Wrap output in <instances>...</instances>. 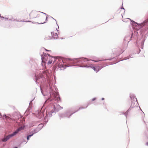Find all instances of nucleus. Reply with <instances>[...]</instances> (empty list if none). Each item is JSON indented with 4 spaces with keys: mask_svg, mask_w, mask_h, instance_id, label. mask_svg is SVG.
<instances>
[{
    "mask_svg": "<svg viewBox=\"0 0 148 148\" xmlns=\"http://www.w3.org/2000/svg\"><path fill=\"white\" fill-rule=\"evenodd\" d=\"M102 100H104V98H102L101 99Z\"/></svg>",
    "mask_w": 148,
    "mask_h": 148,
    "instance_id": "de8ad7c7",
    "label": "nucleus"
},
{
    "mask_svg": "<svg viewBox=\"0 0 148 148\" xmlns=\"http://www.w3.org/2000/svg\"><path fill=\"white\" fill-rule=\"evenodd\" d=\"M47 19H48V17H47V16H46L45 21H47Z\"/></svg>",
    "mask_w": 148,
    "mask_h": 148,
    "instance_id": "79ce46f5",
    "label": "nucleus"
},
{
    "mask_svg": "<svg viewBox=\"0 0 148 148\" xmlns=\"http://www.w3.org/2000/svg\"><path fill=\"white\" fill-rule=\"evenodd\" d=\"M134 104H133L132 106H131L128 109V110L130 111V110H132V108H133V107H134Z\"/></svg>",
    "mask_w": 148,
    "mask_h": 148,
    "instance_id": "393cba45",
    "label": "nucleus"
},
{
    "mask_svg": "<svg viewBox=\"0 0 148 148\" xmlns=\"http://www.w3.org/2000/svg\"><path fill=\"white\" fill-rule=\"evenodd\" d=\"M26 22H31V21H26Z\"/></svg>",
    "mask_w": 148,
    "mask_h": 148,
    "instance_id": "864d4df0",
    "label": "nucleus"
},
{
    "mask_svg": "<svg viewBox=\"0 0 148 148\" xmlns=\"http://www.w3.org/2000/svg\"><path fill=\"white\" fill-rule=\"evenodd\" d=\"M68 62L72 63L73 66H76L79 67L91 68L96 73H97L103 67L107 66V64L104 66H93L88 62L90 60L84 57H79L77 58H69Z\"/></svg>",
    "mask_w": 148,
    "mask_h": 148,
    "instance_id": "20e7f679",
    "label": "nucleus"
},
{
    "mask_svg": "<svg viewBox=\"0 0 148 148\" xmlns=\"http://www.w3.org/2000/svg\"><path fill=\"white\" fill-rule=\"evenodd\" d=\"M31 137L29 135H28L27 136V140L28 141L30 139V138Z\"/></svg>",
    "mask_w": 148,
    "mask_h": 148,
    "instance_id": "a878e982",
    "label": "nucleus"
},
{
    "mask_svg": "<svg viewBox=\"0 0 148 148\" xmlns=\"http://www.w3.org/2000/svg\"><path fill=\"white\" fill-rule=\"evenodd\" d=\"M13 148H18V147H14Z\"/></svg>",
    "mask_w": 148,
    "mask_h": 148,
    "instance_id": "603ef678",
    "label": "nucleus"
},
{
    "mask_svg": "<svg viewBox=\"0 0 148 148\" xmlns=\"http://www.w3.org/2000/svg\"><path fill=\"white\" fill-rule=\"evenodd\" d=\"M17 114L18 115V118H19L20 117V118H21L22 117V116L21 115H20V114L19 112L17 113Z\"/></svg>",
    "mask_w": 148,
    "mask_h": 148,
    "instance_id": "4be33fe9",
    "label": "nucleus"
},
{
    "mask_svg": "<svg viewBox=\"0 0 148 148\" xmlns=\"http://www.w3.org/2000/svg\"><path fill=\"white\" fill-rule=\"evenodd\" d=\"M76 112H77V111L73 112L71 109H69L66 110L64 112V113L65 114L66 117L69 118L71 115Z\"/></svg>",
    "mask_w": 148,
    "mask_h": 148,
    "instance_id": "1a4fd4ad",
    "label": "nucleus"
},
{
    "mask_svg": "<svg viewBox=\"0 0 148 148\" xmlns=\"http://www.w3.org/2000/svg\"><path fill=\"white\" fill-rule=\"evenodd\" d=\"M45 50L47 51H51V50H49L47 49H46L45 48Z\"/></svg>",
    "mask_w": 148,
    "mask_h": 148,
    "instance_id": "58836bf2",
    "label": "nucleus"
},
{
    "mask_svg": "<svg viewBox=\"0 0 148 148\" xmlns=\"http://www.w3.org/2000/svg\"><path fill=\"white\" fill-rule=\"evenodd\" d=\"M10 138L9 137L8 135L7 136L3 138L1 141L3 142H5L8 140L10 139Z\"/></svg>",
    "mask_w": 148,
    "mask_h": 148,
    "instance_id": "4468645a",
    "label": "nucleus"
},
{
    "mask_svg": "<svg viewBox=\"0 0 148 148\" xmlns=\"http://www.w3.org/2000/svg\"><path fill=\"white\" fill-rule=\"evenodd\" d=\"M140 49H139V51H137V53L138 54L140 53Z\"/></svg>",
    "mask_w": 148,
    "mask_h": 148,
    "instance_id": "e433bc0d",
    "label": "nucleus"
},
{
    "mask_svg": "<svg viewBox=\"0 0 148 148\" xmlns=\"http://www.w3.org/2000/svg\"><path fill=\"white\" fill-rule=\"evenodd\" d=\"M0 116L1 117H2V115L1 113L0 112Z\"/></svg>",
    "mask_w": 148,
    "mask_h": 148,
    "instance_id": "09e8293b",
    "label": "nucleus"
},
{
    "mask_svg": "<svg viewBox=\"0 0 148 148\" xmlns=\"http://www.w3.org/2000/svg\"><path fill=\"white\" fill-rule=\"evenodd\" d=\"M40 12V13H42L43 14H44L46 16H48V15H47L46 13H44V12H40V11H38V12Z\"/></svg>",
    "mask_w": 148,
    "mask_h": 148,
    "instance_id": "c85d7f7f",
    "label": "nucleus"
},
{
    "mask_svg": "<svg viewBox=\"0 0 148 148\" xmlns=\"http://www.w3.org/2000/svg\"><path fill=\"white\" fill-rule=\"evenodd\" d=\"M39 130L38 129L37 127L36 128L34 129L32 131V132L34 134L37 133L39 131Z\"/></svg>",
    "mask_w": 148,
    "mask_h": 148,
    "instance_id": "a211bd4d",
    "label": "nucleus"
},
{
    "mask_svg": "<svg viewBox=\"0 0 148 148\" xmlns=\"http://www.w3.org/2000/svg\"><path fill=\"white\" fill-rule=\"evenodd\" d=\"M48 55L49 57H50L51 58L48 62L47 64H50L53 62V64L54 65L53 66V69L54 70H62L61 68H63L64 69L66 67L72 66H74L72 65V63L68 62V58L66 59V60L65 61L61 57H53L49 54H48Z\"/></svg>",
    "mask_w": 148,
    "mask_h": 148,
    "instance_id": "39448f33",
    "label": "nucleus"
},
{
    "mask_svg": "<svg viewBox=\"0 0 148 148\" xmlns=\"http://www.w3.org/2000/svg\"><path fill=\"white\" fill-rule=\"evenodd\" d=\"M58 116L59 117L60 119V120L62 118L66 117L65 114L64 113H58Z\"/></svg>",
    "mask_w": 148,
    "mask_h": 148,
    "instance_id": "ddd939ff",
    "label": "nucleus"
},
{
    "mask_svg": "<svg viewBox=\"0 0 148 148\" xmlns=\"http://www.w3.org/2000/svg\"><path fill=\"white\" fill-rule=\"evenodd\" d=\"M130 97L132 100L131 106H132L134 103V104L136 102H137V103L138 105L137 99L134 94L130 93Z\"/></svg>",
    "mask_w": 148,
    "mask_h": 148,
    "instance_id": "6e6552de",
    "label": "nucleus"
},
{
    "mask_svg": "<svg viewBox=\"0 0 148 148\" xmlns=\"http://www.w3.org/2000/svg\"><path fill=\"white\" fill-rule=\"evenodd\" d=\"M139 108H140V109L142 111V110L139 107Z\"/></svg>",
    "mask_w": 148,
    "mask_h": 148,
    "instance_id": "4d7b16f0",
    "label": "nucleus"
},
{
    "mask_svg": "<svg viewBox=\"0 0 148 148\" xmlns=\"http://www.w3.org/2000/svg\"><path fill=\"white\" fill-rule=\"evenodd\" d=\"M43 74L46 75V78L45 76L42 75H38L35 74L34 76V79L35 80L36 83L38 84V86L39 82L43 84H45L47 85V88H49L50 90L49 91L50 95H53L54 98L58 101L60 100V97L59 96L58 92H56L53 89V77L52 75H51L49 71L47 69H45L43 71Z\"/></svg>",
    "mask_w": 148,
    "mask_h": 148,
    "instance_id": "7ed1b4c3",
    "label": "nucleus"
},
{
    "mask_svg": "<svg viewBox=\"0 0 148 148\" xmlns=\"http://www.w3.org/2000/svg\"><path fill=\"white\" fill-rule=\"evenodd\" d=\"M140 49H139V51H137V53L138 54L140 53Z\"/></svg>",
    "mask_w": 148,
    "mask_h": 148,
    "instance_id": "4c0bfd02",
    "label": "nucleus"
},
{
    "mask_svg": "<svg viewBox=\"0 0 148 148\" xmlns=\"http://www.w3.org/2000/svg\"><path fill=\"white\" fill-rule=\"evenodd\" d=\"M5 20H7V21H8L9 20V18H5Z\"/></svg>",
    "mask_w": 148,
    "mask_h": 148,
    "instance_id": "ea45409f",
    "label": "nucleus"
},
{
    "mask_svg": "<svg viewBox=\"0 0 148 148\" xmlns=\"http://www.w3.org/2000/svg\"><path fill=\"white\" fill-rule=\"evenodd\" d=\"M48 37H49V38H48V39L47 38V39H49L50 38V39L51 38L50 36H48Z\"/></svg>",
    "mask_w": 148,
    "mask_h": 148,
    "instance_id": "49530a36",
    "label": "nucleus"
},
{
    "mask_svg": "<svg viewBox=\"0 0 148 148\" xmlns=\"http://www.w3.org/2000/svg\"><path fill=\"white\" fill-rule=\"evenodd\" d=\"M13 21H19V20H18L17 19H14L13 20ZM23 21V22H25V21Z\"/></svg>",
    "mask_w": 148,
    "mask_h": 148,
    "instance_id": "cd10ccee",
    "label": "nucleus"
},
{
    "mask_svg": "<svg viewBox=\"0 0 148 148\" xmlns=\"http://www.w3.org/2000/svg\"><path fill=\"white\" fill-rule=\"evenodd\" d=\"M87 103H88L87 105L85 107V108H87L88 107V105H89L91 104V103H90V102H89V103L88 102Z\"/></svg>",
    "mask_w": 148,
    "mask_h": 148,
    "instance_id": "2f4dec72",
    "label": "nucleus"
},
{
    "mask_svg": "<svg viewBox=\"0 0 148 148\" xmlns=\"http://www.w3.org/2000/svg\"><path fill=\"white\" fill-rule=\"evenodd\" d=\"M124 51H123L121 53H119L118 55L116 54V57H114L112 58H110L108 59H103L102 60H93V61L95 62H98L99 61H106V60L110 61L113 58H115V59H116V58H117V56H119L121 53H123ZM117 58H118L117 57Z\"/></svg>",
    "mask_w": 148,
    "mask_h": 148,
    "instance_id": "9d476101",
    "label": "nucleus"
},
{
    "mask_svg": "<svg viewBox=\"0 0 148 148\" xmlns=\"http://www.w3.org/2000/svg\"><path fill=\"white\" fill-rule=\"evenodd\" d=\"M133 28L136 30L131 34H128L125 36L124 41L125 44H127L130 41L137 44H140L141 48L143 49L144 42L148 35V18L143 23H138L130 18Z\"/></svg>",
    "mask_w": 148,
    "mask_h": 148,
    "instance_id": "f257e3e1",
    "label": "nucleus"
},
{
    "mask_svg": "<svg viewBox=\"0 0 148 148\" xmlns=\"http://www.w3.org/2000/svg\"><path fill=\"white\" fill-rule=\"evenodd\" d=\"M20 131V129L19 128H18L15 131V132H16V133L17 134L18 132Z\"/></svg>",
    "mask_w": 148,
    "mask_h": 148,
    "instance_id": "bb28decb",
    "label": "nucleus"
},
{
    "mask_svg": "<svg viewBox=\"0 0 148 148\" xmlns=\"http://www.w3.org/2000/svg\"><path fill=\"white\" fill-rule=\"evenodd\" d=\"M3 116V117H4V118H6V117H7V116H6V114H4L3 115V116Z\"/></svg>",
    "mask_w": 148,
    "mask_h": 148,
    "instance_id": "473e14b6",
    "label": "nucleus"
},
{
    "mask_svg": "<svg viewBox=\"0 0 148 148\" xmlns=\"http://www.w3.org/2000/svg\"><path fill=\"white\" fill-rule=\"evenodd\" d=\"M129 112V111L128 110H127L125 112H121V114L124 115L125 116L126 118L127 117V116L128 115Z\"/></svg>",
    "mask_w": 148,
    "mask_h": 148,
    "instance_id": "f3484780",
    "label": "nucleus"
},
{
    "mask_svg": "<svg viewBox=\"0 0 148 148\" xmlns=\"http://www.w3.org/2000/svg\"><path fill=\"white\" fill-rule=\"evenodd\" d=\"M143 122H144V123L145 124H146V122H145V121L144 120H143Z\"/></svg>",
    "mask_w": 148,
    "mask_h": 148,
    "instance_id": "8fccbe9b",
    "label": "nucleus"
},
{
    "mask_svg": "<svg viewBox=\"0 0 148 148\" xmlns=\"http://www.w3.org/2000/svg\"><path fill=\"white\" fill-rule=\"evenodd\" d=\"M121 9H123V10H124V12H125V8L123 7V5H122V6L121 7V8H120Z\"/></svg>",
    "mask_w": 148,
    "mask_h": 148,
    "instance_id": "c9c22d12",
    "label": "nucleus"
},
{
    "mask_svg": "<svg viewBox=\"0 0 148 148\" xmlns=\"http://www.w3.org/2000/svg\"><path fill=\"white\" fill-rule=\"evenodd\" d=\"M17 134L16 132H15V131L13 132L11 134H9L8 135L9 137L10 138H11L12 137L15 136Z\"/></svg>",
    "mask_w": 148,
    "mask_h": 148,
    "instance_id": "2eb2a0df",
    "label": "nucleus"
},
{
    "mask_svg": "<svg viewBox=\"0 0 148 148\" xmlns=\"http://www.w3.org/2000/svg\"><path fill=\"white\" fill-rule=\"evenodd\" d=\"M13 18H10V19H9V20L8 21H13Z\"/></svg>",
    "mask_w": 148,
    "mask_h": 148,
    "instance_id": "a19ab883",
    "label": "nucleus"
},
{
    "mask_svg": "<svg viewBox=\"0 0 148 148\" xmlns=\"http://www.w3.org/2000/svg\"><path fill=\"white\" fill-rule=\"evenodd\" d=\"M40 90H41V92L42 93V95H43L44 96H45V95L43 93V90H42L41 89V86H40Z\"/></svg>",
    "mask_w": 148,
    "mask_h": 148,
    "instance_id": "5701e85b",
    "label": "nucleus"
},
{
    "mask_svg": "<svg viewBox=\"0 0 148 148\" xmlns=\"http://www.w3.org/2000/svg\"><path fill=\"white\" fill-rule=\"evenodd\" d=\"M34 134H35L32 132V131L29 133V135L30 136V137H32V136Z\"/></svg>",
    "mask_w": 148,
    "mask_h": 148,
    "instance_id": "aec40b11",
    "label": "nucleus"
},
{
    "mask_svg": "<svg viewBox=\"0 0 148 148\" xmlns=\"http://www.w3.org/2000/svg\"><path fill=\"white\" fill-rule=\"evenodd\" d=\"M45 117L44 118V122H43L44 123H41L39 124V125H38V126L37 127V128L39 130H41L42 128L43 127L44 125H46L47 123L46 124L45 123Z\"/></svg>",
    "mask_w": 148,
    "mask_h": 148,
    "instance_id": "f8f14e48",
    "label": "nucleus"
},
{
    "mask_svg": "<svg viewBox=\"0 0 148 148\" xmlns=\"http://www.w3.org/2000/svg\"><path fill=\"white\" fill-rule=\"evenodd\" d=\"M118 50H119V51H120V49H118Z\"/></svg>",
    "mask_w": 148,
    "mask_h": 148,
    "instance_id": "bf43d9fd",
    "label": "nucleus"
},
{
    "mask_svg": "<svg viewBox=\"0 0 148 148\" xmlns=\"http://www.w3.org/2000/svg\"><path fill=\"white\" fill-rule=\"evenodd\" d=\"M51 34L52 38L54 39H57L58 38V36L57 33H55L54 32H51Z\"/></svg>",
    "mask_w": 148,
    "mask_h": 148,
    "instance_id": "9b49d317",
    "label": "nucleus"
},
{
    "mask_svg": "<svg viewBox=\"0 0 148 148\" xmlns=\"http://www.w3.org/2000/svg\"><path fill=\"white\" fill-rule=\"evenodd\" d=\"M134 104H133L132 106H131L128 109V110L130 111V110H132V108H133V107H134Z\"/></svg>",
    "mask_w": 148,
    "mask_h": 148,
    "instance_id": "b1692460",
    "label": "nucleus"
},
{
    "mask_svg": "<svg viewBox=\"0 0 148 148\" xmlns=\"http://www.w3.org/2000/svg\"><path fill=\"white\" fill-rule=\"evenodd\" d=\"M85 108V107H80L79 108V109L78 110H76V111H77H77H78L79 110H81V109H85V108Z\"/></svg>",
    "mask_w": 148,
    "mask_h": 148,
    "instance_id": "412c9836",
    "label": "nucleus"
},
{
    "mask_svg": "<svg viewBox=\"0 0 148 148\" xmlns=\"http://www.w3.org/2000/svg\"><path fill=\"white\" fill-rule=\"evenodd\" d=\"M132 55H130L128 56H127V57L124 58V59H123V60H119V61H117L116 62H114V63H113L112 62H110V63H109L108 64H107L106 62H102V61H100V62L99 64L100 65H101V66H104V65L106 64H107L108 65L107 66H108V65H112V64H116L117 63L120 61H121L125 60H126L129 59L130 58H132Z\"/></svg>",
    "mask_w": 148,
    "mask_h": 148,
    "instance_id": "423d86ee",
    "label": "nucleus"
},
{
    "mask_svg": "<svg viewBox=\"0 0 148 148\" xmlns=\"http://www.w3.org/2000/svg\"><path fill=\"white\" fill-rule=\"evenodd\" d=\"M50 96L52 98V99L48 98L45 102L40 110H38L34 114L37 118L40 119L43 117L44 114L46 109L45 111L46 115L45 118V124L48 122L49 120L52 115H55L57 112L63 108L62 107H61L59 105H56V106L55 105L51 102L53 99L57 101H60L61 99L60 100L58 101L54 98L53 95H52Z\"/></svg>",
    "mask_w": 148,
    "mask_h": 148,
    "instance_id": "f03ea898",
    "label": "nucleus"
},
{
    "mask_svg": "<svg viewBox=\"0 0 148 148\" xmlns=\"http://www.w3.org/2000/svg\"><path fill=\"white\" fill-rule=\"evenodd\" d=\"M51 17V18H52L53 20H55L56 21V24L57 25H58V28H59V26H58V24L57 23V21H56V20L55 19H54V18H53L52 17Z\"/></svg>",
    "mask_w": 148,
    "mask_h": 148,
    "instance_id": "72a5a7b5",
    "label": "nucleus"
},
{
    "mask_svg": "<svg viewBox=\"0 0 148 148\" xmlns=\"http://www.w3.org/2000/svg\"><path fill=\"white\" fill-rule=\"evenodd\" d=\"M5 145V144H3V146H2V147H4Z\"/></svg>",
    "mask_w": 148,
    "mask_h": 148,
    "instance_id": "c03bdc74",
    "label": "nucleus"
},
{
    "mask_svg": "<svg viewBox=\"0 0 148 148\" xmlns=\"http://www.w3.org/2000/svg\"><path fill=\"white\" fill-rule=\"evenodd\" d=\"M23 142H25V144L27 143V141H23V142H21L20 144L18 145V147H19V148H20L21 147V144Z\"/></svg>",
    "mask_w": 148,
    "mask_h": 148,
    "instance_id": "6ab92c4d",
    "label": "nucleus"
},
{
    "mask_svg": "<svg viewBox=\"0 0 148 148\" xmlns=\"http://www.w3.org/2000/svg\"><path fill=\"white\" fill-rule=\"evenodd\" d=\"M96 98L94 97L92 99V101H95V100H96Z\"/></svg>",
    "mask_w": 148,
    "mask_h": 148,
    "instance_id": "f704fd0d",
    "label": "nucleus"
},
{
    "mask_svg": "<svg viewBox=\"0 0 148 148\" xmlns=\"http://www.w3.org/2000/svg\"><path fill=\"white\" fill-rule=\"evenodd\" d=\"M62 39H64V38H61Z\"/></svg>",
    "mask_w": 148,
    "mask_h": 148,
    "instance_id": "6e6d98bb",
    "label": "nucleus"
},
{
    "mask_svg": "<svg viewBox=\"0 0 148 148\" xmlns=\"http://www.w3.org/2000/svg\"><path fill=\"white\" fill-rule=\"evenodd\" d=\"M46 23V21H45L44 22L41 23H39L38 22H37L36 23L38 24H44V23Z\"/></svg>",
    "mask_w": 148,
    "mask_h": 148,
    "instance_id": "7c9ffc66",
    "label": "nucleus"
},
{
    "mask_svg": "<svg viewBox=\"0 0 148 148\" xmlns=\"http://www.w3.org/2000/svg\"><path fill=\"white\" fill-rule=\"evenodd\" d=\"M146 145L148 146V142H147V143H146Z\"/></svg>",
    "mask_w": 148,
    "mask_h": 148,
    "instance_id": "3c124183",
    "label": "nucleus"
},
{
    "mask_svg": "<svg viewBox=\"0 0 148 148\" xmlns=\"http://www.w3.org/2000/svg\"><path fill=\"white\" fill-rule=\"evenodd\" d=\"M35 98H34L33 99H32L30 101L29 103V105L32 104V102L34 101Z\"/></svg>",
    "mask_w": 148,
    "mask_h": 148,
    "instance_id": "c756f323",
    "label": "nucleus"
},
{
    "mask_svg": "<svg viewBox=\"0 0 148 148\" xmlns=\"http://www.w3.org/2000/svg\"><path fill=\"white\" fill-rule=\"evenodd\" d=\"M48 54H47L46 53L43 52V54H42L41 55L42 60L41 65H42V66H45V63H46V62L47 61V59L48 58Z\"/></svg>",
    "mask_w": 148,
    "mask_h": 148,
    "instance_id": "0eeeda50",
    "label": "nucleus"
},
{
    "mask_svg": "<svg viewBox=\"0 0 148 148\" xmlns=\"http://www.w3.org/2000/svg\"><path fill=\"white\" fill-rule=\"evenodd\" d=\"M30 112V110L29 109H27L25 112V116H27L29 115Z\"/></svg>",
    "mask_w": 148,
    "mask_h": 148,
    "instance_id": "dca6fc26",
    "label": "nucleus"
},
{
    "mask_svg": "<svg viewBox=\"0 0 148 148\" xmlns=\"http://www.w3.org/2000/svg\"><path fill=\"white\" fill-rule=\"evenodd\" d=\"M39 14H38L37 15V16L35 17L34 18H36L37 17H39Z\"/></svg>",
    "mask_w": 148,
    "mask_h": 148,
    "instance_id": "a18cd8bd",
    "label": "nucleus"
},
{
    "mask_svg": "<svg viewBox=\"0 0 148 148\" xmlns=\"http://www.w3.org/2000/svg\"><path fill=\"white\" fill-rule=\"evenodd\" d=\"M56 30L58 31V30L57 29V28H56Z\"/></svg>",
    "mask_w": 148,
    "mask_h": 148,
    "instance_id": "5fc2aeb1",
    "label": "nucleus"
},
{
    "mask_svg": "<svg viewBox=\"0 0 148 148\" xmlns=\"http://www.w3.org/2000/svg\"><path fill=\"white\" fill-rule=\"evenodd\" d=\"M2 19H2H4L5 18V17L3 16H1V17H0Z\"/></svg>",
    "mask_w": 148,
    "mask_h": 148,
    "instance_id": "37998d69",
    "label": "nucleus"
},
{
    "mask_svg": "<svg viewBox=\"0 0 148 148\" xmlns=\"http://www.w3.org/2000/svg\"><path fill=\"white\" fill-rule=\"evenodd\" d=\"M1 17V14H0V18Z\"/></svg>",
    "mask_w": 148,
    "mask_h": 148,
    "instance_id": "13d9d810",
    "label": "nucleus"
}]
</instances>
